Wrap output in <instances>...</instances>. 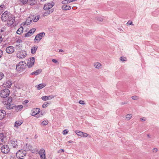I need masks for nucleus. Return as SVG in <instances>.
<instances>
[{
	"label": "nucleus",
	"instance_id": "nucleus-50",
	"mask_svg": "<svg viewBox=\"0 0 159 159\" xmlns=\"http://www.w3.org/2000/svg\"><path fill=\"white\" fill-rule=\"evenodd\" d=\"M67 2V1H66V0L63 1L62 2V3L64 5H66V4H67L66 2Z\"/></svg>",
	"mask_w": 159,
	"mask_h": 159
},
{
	"label": "nucleus",
	"instance_id": "nucleus-38",
	"mask_svg": "<svg viewBox=\"0 0 159 159\" xmlns=\"http://www.w3.org/2000/svg\"><path fill=\"white\" fill-rule=\"evenodd\" d=\"M52 11L51 12L50 11H47L44 12L43 16H45L47 15H48V14H49L51 13L52 12Z\"/></svg>",
	"mask_w": 159,
	"mask_h": 159
},
{
	"label": "nucleus",
	"instance_id": "nucleus-47",
	"mask_svg": "<svg viewBox=\"0 0 159 159\" xmlns=\"http://www.w3.org/2000/svg\"><path fill=\"white\" fill-rule=\"evenodd\" d=\"M126 58L124 57H121L120 58V60L122 61H124L126 60Z\"/></svg>",
	"mask_w": 159,
	"mask_h": 159
},
{
	"label": "nucleus",
	"instance_id": "nucleus-3",
	"mask_svg": "<svg viewBox=\"0 0 159 159\" xmlns=\"http://www.w3.org/2000/svg\"><path fill=\"white\" fill-rule=\"evenodd\" d=\"M7 26H9L12 25L14 22L15 21V18L14 16L12 15H10L8 18L7 19Z\"/></svg>",
	"mask_w": 159,
	"mask_h": 159
},
{
	"label": "nucleus",
	"instance_id": "nucleus-57",
	"mask_svg": "<svg viewBox=\"0 0 159 159\" xmlns=\"http://www.w3.org/2000/svg\"><path fill=\"white\" fill-rule=\"evenodd\" d=\"M5 30V29L3 28H2V29H1V32H4V30Z\"/></svg>",
	"mask_w": 159,
	"mask_h": 159
},
{
	"label": "nucleus",
	"instance_id": "nucleus-14",
	"mask_svg": "<svg viewBox=\"0 0 159 159\" xmlns=\"http://www.w3.org/2000/svg\"><path fill=\"white\" fill-rule=\"evenodd\" d=\"M33 15H31L30 16L28 17L24 23V25H30L33 19Z\"/></svg>",
	"mask_w": 159,
	"mask_h": 159
},
{
	"label": "nucleus",
	"instance_id": "nucleus-36",
	"mask_svg": "<svg viewBox=\"0 0 159 159\" xmlns=\"http://www.w3.org/2000/svg\"><path fill=\"white\" fill-rule=\"evenodd\" d=\"M28 0H20V2L23 4H26L28 2Z\"/></svg>",
	"mask_w": 159,
	"mask_h": 159
},
{
	"label": "nucleus",
	"instance_id": "nucleus-30",
	"mask_svg": "<svg viewBox=\"0 0 159 159\" xmlns=\"http://www.w3.org/2000/svg\"><path fill=\"white\" fill-rule=\"evenodd\" d=\"M75 132L77 134L78 136L81 137L82 136L83 132L79 130H76L75 131Z\"/></svg>",
	"mask_w": 159,
	"mask_h": 159
},
{
	"label": "nucleus",
	"instance_id": "nucleus-10",
	"mask_svg": "<svg viewBox=\"0 0 159 159\" xmlns=\"http://www.w3.org/2000/svg\"><path fill=\"white\" fill-rule=\"evenodd\" d=\"M15 104H11V103H9L6 105L4 107V108H6L8 110H14V111H15Z\"/></svg>",
	"mask_w": 159,
	"mask_h": 159
},
{
	"label": "nucleus",
	"instance_id": "nucleus-6",
	"mask_svg": "<svg viewBox=\"0 0 159 159\" xmlns=\"http://www.w3.org/2000/svg\"><path fill=\"white\" fill-rule=\"evenodd\" d=\"M27 53L26 51L21 50L16 54L17 57L19 58L23 59L26 56Z\"/></svg>",
	"mask_w": 159,
	"mask_h": 159
},
{
	"label": "nucleus",
	"instance_id": "nucleus-26",
	"mask_svg": "<svg viewBox=\"0 0 159 159\" xmlns=\"http://www.w3.org/2000/svg\"><path fill=\"white\" fill-rule=\"evenodd\" d=\"M23 28L21 27L19 28L16 31V33L19 34H20L23 32Z\"/></svg>",
	"mask_w": 159,
	"mask_h": 159
},
{
	"label": "nucleus",
	"instance_id": "nucleus-21",
	"mask_svg": "<svg viewBox=\"0 0 159 159\" xmlns=\"http://www.w3.org/2000/svg\"><path fill=\"white\" fill-rule=\"evenodd\" d=\"M42 71V70L41 69H39L31 73V75H37L38 74L41 73Z\"/></svg>",
	"mask_w": 159,
	"mask_h": 159
},
{
	"label": "nucleus",
	"instance_id": "nucleus-37",
	"mask_svg": "<svg viewBox=\"0 0 159 159\" xmlns=\"http://www.w3.org/2000/svg\"><path fill=\"white\" fill-rule=\"evenodd\" d=\"M96 19L98 21H102L103 20L102 18L100 17H97L96 18Z\"/></svg>",
	"mask_w": 159,
	"mask_h": 159
},
{
	"label": "nucleus",
	"instance_id": "nucleus-60",
	"mask_svg": "<svg viewBox=\"0 0 159 159\" xmlns=\"http://www.w3.org/2000/svg\"><path fill=\"white\" fill-rule=\"evenodd\" d=\"M126 103V102H121V105H123Z\"/></svg>",
	"mask_w": 159,
	"mask_h": 159
},
{
	"label": "nucleus",
	"instance_id": "nucleus-22",
	"mask_svg": "<svg viewBox=\"0 0 159 159\" xmlns=\"http://www.w3.org/2000/svg\"><path fill=\"white\" fill-rule=\"evenodd\" d=\"M46 84H40L36 86L38 90H40L42 88L45 87Z\"/></svg>",
	"mask_w": 159,
	"mask_h": 159
},
{
	"label": "nucleus",
	"instance_id": "nucleus-42",
	"mask_svg": "<svg viewBox=\"0 0 159 159\" xmlns=\"http://www.w3.org/2000/svg\"><path fill=\"white\" fill-rule=\"evenodd\" d=\"M132 98L133 100H137L139 98V97L137 96H134L132 97Z\"/></svg>",
	"mask_w": 159,
	"mask_h": 159
},
{
	"label": "nucleus",
	"instance_id": "nucleus-24",
	"mask_svg": "<svg viewBox=\"0 0 159 159\" xmlns=\"http://www.w3.org/2000/svg\"><path fill=\"white\" fill-rule=\"evenodd\" d=\"M23 123V121H17L15 123L14 127H17L18 126L21 125Z\"/></svg>",
	"mask_w": 159,
	"mask_h": 159
},
{
	"label": "nucleus",
	"instance_id": "nucleus-19",
	"mask_svg": "<svg viewBox=\"0 0 159 159\" xmlns=\"http://www.w3.org/2000/svg\"><path fill=\"white\" fill-rule=\"evenodd\" d=\"M62 9L64 10H70L71 9V7L67 5H63L61 7Z\"/></svg>",
	"mask_w": 159,
	"mask_h": 159
},
{
	"label": "nucleus",
	"instance_id": "nucleus-48",
	"mask_svg": "<svg viewBox=\"0 0 159 159\" xmlns=\"http://www.w3.org/2000/svg\"><path fill=\"white\" fill-rule=\"evenodd\" d=\"M68 131H67L66 130H64L63 132V134L64 135H65L67 134Z\"/></svg>",
	"mask_w": 159,
	"mask_h": 159
},
{
	"label": "nucleus",
	"instance_id": "nucleus-18",
	"mask_svg": "<svg viewBox=\"0 0 159 159\" xmlns=\"http://www.w3.org/2000/svg\"><path fill=\"white\" fill-rule=\"evenodd\" d=\"M6 112L4 110H0V120L3 119L6 115Z\"/></svg>",
	"mask_w": 159,
	"mask_h": 159
},
{
	"label": "nucleus",
	"instance_id": "nucleus-5",
	"mask_svg": "<svg viewBox=\"0 0 159 159\" xmlns=\"http://www.w3.org/2000/svg\"><path fill=\"white\" fill-rule=\"evenodd\" d=\"M26 154V151L25 150H18L16 153V157L20 159V158H22L24 156H25Z\"/></svg>",
	"mask_w": 159,
	"mask_h": 159
},
{
	"label": "nucleus",
	"instance_id": "nucleus-56",
	"mask_svg": "<svg viewBox=\"0 0 159 159\" xmlns=\"http://www.w3.org/2000/svg\"><path fill=\"white\" fill-rule=\"evenodd\" d=\"M3 54V52L2 51L0 50V58L2 57Z\"/></svg>",
	"mask_w": 159,
	"mask_h": 159
},
{
	"label": "nucleus",
	"instance_id": "nucleus-52",
	"mask_svg": "<svg viewBox=\"0 0 159 159\" xmlns=\"http://www.w3.org/2000/svg\"><path fill=\"white\" fill-rule=\"evenodd\" d=\"M29 102L28 100H25L23 102V104H25Z\"/></svg>",
	"mask_w": 159,
	"mask_h": 159
},
{
	"label": "nucleus",
	"instance_id": "nucleus-51",
	"mask_svg": "<svg viewBox=\"0 0 159 159\" xmlns=\"http://www.w3.org/2000/svg\"><path fill=\"white\" fill-rule=\"evenodd\" d=\"M157 151V148H154L153 149V152H156Z\"/></svg>",
	"mask_w": 159,
	"mask_h": 159
},
{
	"label": "nucleus",
	"instance_id": "nucleus-62",
	"mask_svg": "<svg viewBox=\"0 0 159 159\" xmlns=\"http://www.w3.org/2000/svg\"><path fill=\"white\" fill-rule=\"evenodd\" d=\"M73 142L72 141H71V140H69L68 141V142L69 143H72V142Z\"/></svg>",
	"mask_w": 159,
	"mask_h": 159
},
{
	"label": "nucleus",
	"instance_id": "nucleus-29",
	"mask_svg": "<svg viewBox=\"0 0 159 159\" xmlns=\"http://www.w3.org/2000/svg\"><path fill=\"white\" fill-rule=\"evenodd\" d=\"M39 154L40 155H45V151L43 149H42L40 150Z\"/></svg>",
	"mask_w": 159,
	"mask_h": 159
},
{
	"label": "nucleus",
	"instance_id": "nucleus-45",
	"mask_svg": "<svg viewBox=\"0 0 159 159\" xmlns=\"http://www.w3.org/2000/svg\"><path fill=\"white\" fill-rule=\"evenodd\" d=\"M40 156L41 159H46L45 155H40Z\"/></svg>",
	"mask_w": 159,
	"mask_h": 159
},
{
	"label": "nucleus",
	"instance_id": "nucleus-41",
	"mask_svg": "<svg viewBox=\"0 0 159 159\" xmlns=\"http://www.w3.org/2000/svg\"><path fill=\"white\" fill-rule=\"evenodd\" d=\"M89 135V134L83 132V134L82 137H86Z\"/></svg>",
	"mask_w": 159,
	"mask_h": 159
},
{
	"label": "nucleus",
	"instance_id": "nucleus-4",
	"mask_svg": "<svg viewBox=\"0 0 159 159\" xmlns=\"http://www.w3.org/2000/svg\"><path fill=\"white\" fill-rule=\"evenodd\" d=\"M45 35V33L44 32H41L37 34L36 36L34 39L35 43H39Z\"/></svg>",
	"mask_w": 159,
	"mask_h": 159
},
{
	"label": "nucleus",
	"instance_id": "nucleus-28",
	"mask_svg": "<svg viewBox=\"0 0 159 159\" xmlns=\"http://www.w3.org/2000/svg\"><path fill=\"white\" fill-rule=\"evenodd\" d=\"M36 3V0H29V3L31 6L33 5Z\"/></svg>",
	"mask_w": 159,
	"mask_h": 159
},
{
	"label": "nucleus",
	"instance_id": "nucleus-64",
	"mask_svg": "<svg viewBox=\"0 0 159 159\" xmlns=\"http://www.w3.org/2000/svg\"><path fill=\"white\" fill-rule=\"evenodd\" d=\"M41 1H46V0H40Z\"/></svg>",
	"mask_w": 159,
	"mask_h": 159
},
{
	"label": "nucleus",
	"instance_id": "nucleus-43",
	"mask_svg": "<svg viewBox=\"0 0 159 159\" xmlns=\"http://www.w3.org/2000/svg\"><path fill=\"white\" fill-rule=\"evenodd\" d=\"M48 103L47 102L43 104L42 105L43 107V108H45L46 107L48 106Z\"/></svg>",
	"mask_w": 159,
	"mask_h": 159
},
{
	"label": "nucleus",
	"instance_id": "nucleus-49",
	"mask_svg": "<svg viewBox=\"0 0 159 159\" xmlns=\"http://www.w3.org/2000/svg\"><path fill=\"white\" fill-rule=\"evenodd\" d=\"M84 101L81 100H80L79 101V103L81 104H84Z\"/></svg>",
	"mask_w": 159,
	"mask_h": 159
},
{
	"label": "nucleus",
	"instance_id": "nucleus-32",
	"mask_svg": "<svg viewBox=\"0 0 159 159\" xmlns=\"http://www.w3.org/2000/svg\"><path fill=\"white\" fill-rule=\"evenodd\" d=\"M26 147L28 149V150H32V147L29 144H27L26 145Z\"/></svg>",
	"mask_w": 159,
	"mask_h": 159
},
{
	"label": "nucleus",
	"instance_id": "nucleus-34",
	"mask_svg": "<svg viewBox=\"0 0 159 159\" xmlns=\"http://www.w3.org/2000/svg\"><path fill=\"white\" fill-rule=\"evenodd\" d=\"M36 29L35 28H33L30 30L29 31V32L30 33V34H31V35L34 33V32L35 31Z\"/></svg>",
	"mask_w": 159,
	"mask_h": 159
},
{
	"label": "nucleus",
	"instance_id": "nucleus-35",
	"mask_svg": "<svg viewBox=\"0 0 159 159\" xmlns=\"http://www.w3.org/2000/svg\"><path fill=\"white\" fill-rule=\"evenodd\" d=\"M132 115L131 114H127L126 116V118L128 120H129L132 117Z\"/></svg>",
	"mask_w": 159,
	"mask_h": 159
},
{
	"label": "nucleus",
	"instance_id": "nucleus-9",
	"mask_svg": "<svg viewBox=\"0 0 159 159\" xmlns=\"http://www.w3.org/2000/svg\"><path fill=\"white\" fill-rule=\"evenodd\" d=\"M54 3L52 2L51 3H48L44 5L43 9L45 10H48L51 8L54 5Z\"/></svg>",
	"mask_w": 159,
	"mask_h": 159
},
{
	"label": "nucleus",
	"instance_id": "nucleus-25",
	"mask_svg": "<svg viewBox=\"0 0 159 159\" xmlns=\"http://www.w3.org/2000/svg\"><path fill=\"white\" fill-rule=\"evenodd\" d=\"M38 47L37 46H33L31 49V52L33 54L35 53L36 52L38 49Z\"/></svg>",
	"mask_w": 159,
	"mask_h": 159
},
{
	"label": "nucleus",
	"instance_id": "nucleus-58",
	"mask_svg": "<svg viewBox=\"0 0 159 159\" xmlns=\"http://www.w3.org/2000/svg\"><path fill=\"white\" fill-rule=\"evenodd\" d=\"M66 0L67 1V2H66L67 3H68L71 2V0Z\"/></svg>",
	"mask_w": 159,
	"mask_h": 159
},
{
	"label": "nucleus",
	"instance_id": "nucleus-16",
	"mask_svg": "<svg viewBox=\"0 0 159 159\" xmlns=\"http://www.w3.org/2000/svg\"><path fill=\"white\" fill-rule=\"evenodd\" d=\"M55 96L53 95H51L49 96H44L42 97V99L43 101H46L48 100H50L54 98Z\"/></svg>",
	"mask_w": 159,
	"mask_h": 159
},
{
	"label": "nucleus",
	"instance_id": "nucleus-1",
	"mask_svg": "<svg viewBox=\"0 0 159 159\" xmlns=\"http://www.w3.org/2000/svg\"><path fill=\"white\" fill-rule=\"evenodd\" d=\"M27 64L25 61L19 62L16 66V70L17 71H22L26 68Z\"/></svg>",
	"mask_w": 159,
	"mask_h": 159
},
{
	"label": "nucleus",
	"instance_id": "nucleus-12",
	"mask_svg": "<svg viewBox=\"0 0 159 159\" xmlns=\"http://www.w3.org/2000/svg\"><path fill=\"white\" fill-rule=\"evenodd\" d=\"M35 61V58L34 57H32L30 58V61H28L27 62V66L29 68L31 67L34 65Z\"/></svg>",
	"mask_w": 159,
	"mask_h": 159
},
{
	"label": "nucleus",
	"instance_id": "nucleus-39",
	"mask_svg": "<svg viewBox=\"0 0 159 159\" xmlns=\"http://www.w3.org/2000/svg\"><path fill=\"white\" fill-rule=\"evenodd\" d=\"M3 73L2 72H0V80H1L4 77Z\"/></svg>",
	"mask_w": 159,
	"mask_h": 159
},
{
	"label": "nucleus",
	"instance_id": "nucleus-7",
	"mask_svg": "<svg viewBox=\"0 0 159 159\" xmlns=\"http://www.w3.org/2000/svg\"><path fill=\"white\" fill-rule=\"evenodd\" d=\"M1 149L2 152L5 154L8 153L10 150L9 146L7 145L2 146L1 148Z\"/></svg>",
	"mask_w": 159,
	"mask_h": 159
},
{
	"label": "nucleus",
	"instance_id": "nucleus-13",
	"mask_svg": "<svg viewBox=\"0 0 159 159\" xmlns=\"http://www.w3.org/2000/svg\"><path fill=\"white\" fill-rule=\"evenodd\" d=\"M15 51L14 48L11 46L7 47L6 49V52L9 54L13 53Z\"/></svg>",
	"mask_w": 159,
	"mask_h": 159
},
{
	"label": "nucleus",
	"instance_id": "nucleus-53",
	"mask_svg": "<svg viewBox=\"0 0 159 159\" xmlns=\"http://www.w3.org/2000/svg\"><path fill=\"white\" fill-rule=\"evenodd\" d=\"M64 151V149H60L58 151V153H61L62 152H63Z\"/></svg>",
	"mask_w": 159,
	"mask_h": 159
},
{
	"label": "nucleus",
	"instance_id": "nucleus-33",
	"mask_svg": "<svg viewBox=\"0 0 159 159\" xmlns=\"http://www.w3.org/2000/svg\"><path fill=\"white\" fill-rule=\"evenodd\" d=\"M48 123V120H46L43 121L41 123V125L43 126H45L47 125Z\"/></svg>",
	"mask_w": 159,
	"mask_h": 159
},
{
	"label": "nucleus",
	"instance_id": "nucleus-17",
	"mask_svg": "<svg viewBox=\"0 0 159 159\" xmlns=\"http://www.w3.org/2000/svg\"><path fill=\"white\" fill-rule=\"evenodd\" d=\"M31 115L33 116H35L39 114L40 112V109L39 108H34L32 110Z\"/></svg>",
	"mask_w": 159,
	"mask_h": 159
},
{
	"label": "nucleus",
	"instance_id": "nucleus-46",
	"mask_svg": "<svg viewBox=\"0 0 159 159\" xmlns=\"http://www.w3.org/2000/svg\"><path fill=\"white\" fill-rule=\"evenodd\" d=\"M127 25H134V24H133V23L132 22L130 21H128L127 22Z\"/></svg>",
	"mask_w": 159,
	"mask_h": 159
},
{
	"label": "nucleus",
	"instance_id": "nucleus-63",
	"mask_svg": "<svg viewBox=\"0 0 159 159\" xmlns=\"http://www.w3.org/2000/svg\"><path fill=\"white\" fill-rule=\"evenodd\" d=\"M147 136H148V137H149V138H150V136L149 135V134H147Z\"/></svg>",
	"mask_w": 159,
	"mask_h": 159
},
{
	"label": "nucleus",
	"instance_id": "nucleus-8",
	"mask_svg": "<svg viewBox=\"0 0 159 159\" xmlns=\"http://www.w3.org/2000/svg\"><path fill=\"white\" fill-rule=\"evenodd\" d=\"M10 15V14L8 13V11H5L2 14L1 17V19L2 21H6L7 20V19L8 18Z\"/></svg>",
	"mask_w": 159,
	"mask_h": 159
},
{
	"label": "nucleus",
	"instance_id": "nucleus-11",
	"mask_svg": "<svg viewBox=\"0 0 159 159\" xmlns=\"http://www.w3.org/2000/svg\"><path fill=\"white\" fill-rule=\"evenodd\" d=\"M10 143L14 148H17L18 146L17 141L16 139H13L10 140L9 141Z\"/></svg>",
	"mask_w": 159,
	"mask_h": 159
},
{
	"label": "nucleus",
	"instance_id": "nucleus-20",
	"mask_svg": "<svg viewBox=\"0 0 159 159\" xmlns=\"http://www.w3.org/2000/svg\"><path fill=\"white\" fill-rule=\"evenodd\" d=\"M23 107V106L21 105L17 106L15 105V111H20L22 109Z\"/></svg>",
	"mask_w": 159,
	"mask_h": 159
},
{
	"label": "nucleus",
	"instance_id": "nucleus-15",
	"mask_svg": "<svg viewBox=\"0 0 159 159\" xmlns=\"http://www.w3.org/2000/svg\"><path fill=\"white\" fill-rule=\"evenodd\" d=\"M12 84V82L11 80H8L6 81L5 83L3 84L2 86L4 87L10 88L11 87Z\"/></svg>",
	"mask_w": 159,
	"mask_h": 159
},
{
	"label": "nucleus",
	"instance_id": "nucleus-55",
	"mask_svg": "<svg viewBox=\"0 0 159 159\" xmlns=\"http://www.w3.org/2000/svg\"><path fill=\"white\" fill-rule=\"evenodd\" d=\"M141 120L142 121H145L146 120V118H145L144 117H143V118H141Z\"/></svg>",
	"mask_w": 159,
	"mask_h": 159
},
{
	"label": "nucleus",
	"instance_id": "nucleus-44",
	"mask_svg": "<svg viewBox=\"0 0 159 159\" xmlns=\"http://www.w3.org/2000/svg\"><path fill=\"white\" fill-rule=\"evenodd\" d=\"M12 100V98L11 97H10L8 98V99L7 102V104H8L9 103H10L11 102V101Z\"/></svg>",
	"mask_w": 159,
	"mask_h": 159
},
{
	"label": "nucleus",
	"instance_id": "nucleus-31",
	"mask_svg": "<svg viewBox=\"0 0 159 159\" xmlns=\"http://www.w3.org/2000/svg\"><path fill=\"white\" fill-rule=\"evenodd\" d=\"M101 66V64L98 62H97L94 64V66L97 68L99 69Z\"/></svg>",
	"mask_w": 159,
	"mask_h": 159
},
{
	"label": "nucleus",
	"instance_id": "nucleus-2",
	"mask_svg": "<svg viewBox=\"0 0 159 159\" xmlns=\"http://www.w3.org/2000/svg\"><path fill=\"white\" fill-rule=\"evenodd\" d=\"M10 93V90L7 89H5L1 91L0 97L3 98H7Z\"/></svg>",
	"mask_w": 159,
	"mask_h": 159
},
{
	"label": "nucleus",
	"instance_id": "nucleus-61",
	"mask_svg": "<svg viewBox=\"0 0 159 159\" xmlns=\"http://www.w3.org/2000/svg\"><path fill=\"white\" fill-rule=\"evenodd\" d=\"M59 52H63V51L62 49H60L59 50Z\"/></svg>",
	"mask_w": 159,
	"mask_h": 159
},
{
	"label": "nucleus",
	"instance_id": "nucleus-27",
	"mask_svg": "<svg viewBox=\"0 0 159 159\" xmlns=\"http://www.w3.org/2000/svg\"><path fill=\"white\" fill-rule=\"evenodd\" d=\"M39 16H35L34 17V16L33 20L34 22H37L39 19Z\"/></svg>",
	"mask_w": 159,
	"mask_h": 159
},
{
	"label": "nucleus",
	"instance_id": "nucleus-59",
	"mask_svg": "<svg viewBox=\"0 0 159 159\" xmlns=\"http://www.w3.org/2000/svg\"><path fill=\"white\" fill-rule=\"evenodd\" d=\"M2 38L1 36H0V43L2 42Z\"/></svg>",
	"mask_w": 159,
	"mask_h": 159
},
{
	"label": "nucleus",
	"instance_id": "nucleus-40",
	"mask_svg": "<svg viewBox=\"0 0 159 159\" xmlns=\"http://www.w3.org/2000/svg\"><path fill=\"white\" fill-rule=\"evenodd\" d=\"M31 35V34H30L29 32H28V33H25V37H29Z\"/></svg>",
	"mask_w": 159,
	"mask_h": 159
},
{
	"label": "nucleus",
	"instance_id": "nucleus-23",
	"mask_svg": "<svg viewBox=\"0 0 159 159\" xmlns=\"http://www.w3.org/2000/svg\"><path fill=\"white\" fill-rule=\"evenodd\" d=\"M5 138L3 133L0 134V145L3 142Z\"/></svg>",
	"mask_w": 159,
	"mask_h": 159
},
{
	"label": "nucleus",
	"instance_id": "nucleus-54",
	"mask_svg": "<svg viewBox=\"0 0 159 159\" xmlns=\"http://www.w3.org/2000/svg\"><path fill=\"white\" fill-rule=\"evenodd\" d=\"M52 61L54 63H57V61L55 59H52Z\"/></svg>",
	"mask_w": 159,
	"mask_h": 159
}]
</instances>
